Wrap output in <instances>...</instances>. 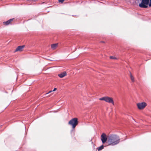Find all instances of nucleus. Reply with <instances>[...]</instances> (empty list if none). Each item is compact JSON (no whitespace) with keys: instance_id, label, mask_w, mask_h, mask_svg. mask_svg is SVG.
<instances>
[{"instance_id":"nucleus-4","label":"nucleus","mask_w":151,"mask_h":151,"mask_svg":"<svg viewBox=\"0 0 151 151\" xmlns=\"http://www.w3.org/2000/svg\"><path fill=\"white\" fill-rule=\"evenodd\" d=\"M150 2V0H142V2L139 4V6L142 8H147Z\"/></svg>"},{"instance_id":"nucleus-12","label":"nucleus","mask_w":151,"mask_h":151,"mask_svg":"<svg viewBox=\"0 0 151 151\" xmlns=\"http://www.w3.org/2000/svg\"><path fill=\"white\" fill-rule=\"evenodd\" d=\"M104 148V146L103 145H102L100 147H99L98 148V150H100L102 149H103Z\"/></svg>"},{"instance_id":"nucleus-7","label":"nucleus","mask_w":151,"mask_h":151,"mask_svg":"<svg viewBox=\"0 0 151 151\" xmlns=\"http://www.w3.org/2000/svg\"><path fill=\"white\" fill-rule=\"evenodd\" d=\"M24 47V45L19 46H18L16 49L15 50V52L22 51V49Z\"/></svg>"},{"instance_id":"nucleus-3","label":"nucleus","mask_w":151,"mask_h":151,"mask_svg":"<svg viewBox=\"0 0 151 151\" xmlns=\"http://www.w3.org/2000/svg\"><path fill=\"white\" fill-rule=\"evenodd\" d=\"M68 124L72 126L73 128H74L78 124V118H73L69 122Z\"/></svg>"},{"instance_id":"nucleus-1","label":"nucleus","mask_w":151,"mask_h":151,"mask_svg":"<svg viewBox=\"0 0 151 151\" xmlns=\"http://www.w3.org/2000/svg\"><path fill=\"white\" fill-rule=\"evenodd\" d=\"M119 142V137L116 135H111L108 137V142L109 145H116L118 144Z\"/></svg>"},{"instance_id":"nucleus-14","label":"nucleus","mask_w":151,"mask_h":151,"mask_svg":"<svg viewBox=\"0 0 151 151\" xmlns=\"http://www.w3.org/2000/svg\"><path fill=\"white\" fill-rule=\"evenodd\" d=\"M65 0H58L59 2L61 3H63Z\"/></svg>"},{"instance_id":"nucleus-5","label":"nucleus","mask_w":151,"mask_h":151,"mask_svg":"<svg viewBox=\"0 0 151 151\" xmlns=\"http://www.w3.org/2000/svg\"><path fill=\"white\" fill-rule=\"evenodd\" d=\"M101 140L103 144H104L108 140V137L104 133H103L101 135Z\"/></svg>"},{"instance_id":"nucleus-2","label":"nucleus","mask_w":151,"mask_h":151,"mask_svg":"<svg viewBox=\"0 0 151 151\" xmlns=\"http://www.w3.org/2000/svg\"><path fill=\"white\" fill-rule=\"evenodd\" d=\"M99 100L101 101H104L106 102L111 103L113 105H114L113 99L111 97L107 96H104L99 98Z\"/></svg>"},{"instance_id":"nucleus-17","label":"nucleus","mask_w":151,"mask_h":151,"mask_svg":"<svg viewBox=\"0 0 151 151\" xmlns=\"http://www.w3.org/2000/svg\"><path fill=\"white\" fill-rule=\"evenodd\" d=\"M56 89H57L56 88H54V89H53V90L52 91H56Z\"/></svg>"},{"instance_id":"nucleus-13","label":"nucleus","mask_w":151,"mask_h":151,"mask_svg":"<svg viewBox=\"0 0 151 151\" xmlns=\"http://www.w3.org/2000/svg\"><path fill=\"white\" fill-rule=\"evenodd\" d=\"M110 58L111 59H116V58L112 56H110Z\"/></svg>"},{"instance_id":"nucleus-8","label":"nucleus","mask_w":151,"mask_h":151,"mask_svg":"<svg viewBox=\"0 0 151 151\" xmlns=\"http://www.w3.org/2000/svg\"><path fill=\"white\" fill-rule=\"evenodd\" d=\"M13 19H14L13 18L10 19L6 22H4L3 24H4L6 25H8L9 24H10L11 23V22L13 20Z\"/></svg>"},{"instance_id":"nucleus-11","label":"nucleus","mask_w":151,"mask_h":151,"mask_svg":"<svg viewBox=\"0 0 151 151\" xmlns=\"http://www.w3.org/2000/svg\"><path fill=\"white\" fill-rule=\"evenodd\" d=\"M130 78L131 79V80L133 82H134V77L132 76V74H131V73H130Z\"/></svg>"},{"instance_id":"nucleus-18","label":"nucleus","mask_w":151,"mask_h":151,"mask_svg":"<svg viewBox=\"0 0 151 151\" xmlns=\"http://www.w3.org/2000/svg\"><path fill=\"white\" fill-rule=\"evenodd\" d=\"M102 42H103V43H104V41H102Z\"/></svg>"},{"instance_id":"nucleus-6","label":"nucleus","mask_w":151,"mask_h":151,"mask_svg":"<svg viewBox=\"0 0 151 151\" xmlns=\"http://www.w3.org/2000/svg\"><path fill=\"white\" fill-rule=\"evenodd\" d=\"M138 108L139 109H143L146 106L147 104L145 102L138 103L137 104Z\"/></svg>"},{"instance_id":"nucleus-9","label":"nucleus","mask_w":151,"mask_h":151,"mask_svg":"<svg viewBox=\"0 0 151 151\" xmlns=\"http://www.w3.org/2000/svg\"><path fill=\"white\" fill-rule=\"evenodd\" d=\"M66 75V73L65 71L58 74V76L60 78H62Z\"/></svg>"},{"instance_id":"nucleus-10","label":"nucleus","mask_w":151,"mask_h":151,"mask_svg":"<svg viewBox=\"0 0 151 151\" xmlns=\"http://www.w3.org/2000/svg\"><path fill=\"white\" fill-rule=\"evenodd\" d=\"M58 46V44H53L51 45L52 48L53 50L55 49Z\"/></svg>"},{"instance_id":"nucleus-16","label":"nucleus","mask_w":151,"mask_h":151,"mask_svg":"<svg viewBox=\"0 0 151 151\" xmlns=\"http://www.w3.org/2000/svg\"><path fill=\"white\" fill-rule=\"evenodd\" d=\"M52 92V91H49L48 93H46V94L47 95V94H48V93L51 92Z\"/></svg>"},{"instance_id":"nucleus-15","label":"nucleus","mask_w":151,"mask_h":151,"mask_svg":"<svg viewBox=\"0 0 151 151\" xmlns=\"http://www.w3.org/2000/svg\"><path fill=\"white\" fill-rule=\"evenodd\" d=\"M150 3H149L148 4V5H149V6L150 7V6H151V0H150Z\"/></svg>"}]
</instances>
